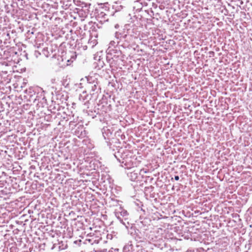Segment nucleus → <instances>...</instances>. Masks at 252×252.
Masks as SVG:
<instances>
[{
	"instance_id": "nucleus-1",
	"label": "nucleus",
	"mask_w": 252,
	"mask_h": 252,
	"mask_svg": "<svg viewBox=\"0 0 252 252\" xmlns=\"http://www.w3.org/2000/svg\"><path fill=\"white\" fill-rule=\"evenodd\" d=\"M134 28L129 25L125 26L123 31L116 32L115 37L118 38H125V41L128 44L132 39V36H134Z\"/></svg>"
},
{
	"instance_id": "nucleus-2",
	"label": "nucleus",
	"mask_w": 252,
	"mask_h": 252,
	"mask_svg": "<svg viewBox=\"0 0 252 252\" xmlns=\"http://www.w3.org/2000/svg\"><path fill=\"white\" fill-rule=\"evenodd\" d=\"M118 160L122 163L121 166L125 168L130 169L137 166L136 159L134 158L126 157L123 158L122 161Z\"/></svg>"
},
{
	"instance_id": "nucleus-3",
	"label": "nucleus",
	"mask_w": 252,
	"mask_h": 252,
	"mask_svg": "<svg viewBox=\"0 0 252 252\" xmlns=\"http://www.w3.org/2000/svg\"><path fill=\"white\" fill-rule=\"evenodd\" d=\"M88 84H87V88L88 89L90 90V92L92 94H94V92H97L100 89L97 86L98 83L97 80L94 79L92 77H89L87 78Z\"/></svg>"
},
{
	"instance_id": "nucleus-4",
	"label": "nucleus",
	"mask_w": 252,
	"mask_h": 252,
	"mask_svg": "<svg viewBox=\"0 0 252 252\" xmlns=\"http://www.w3.org/2000/svg\"><path fill=\"white\" fill-rule=\"evenodd\" d=\"M115 215L119 220L121 219L123 220L125 218L129 216V214L127 212L126 210H124L121 207H120L119 209L115 210Z\"/></svg>"
},
{
	"instance_id": "nucleus-5",
	"label": "nucleus",
	"mask_w": 252,
	"mask_h": 252,
	"mask_svg": "<svg viewBox=\"0 0 252 252\" xmlns=\"http://www.w3.org/2000/svg\"><path fill=\"white\" fill-rule=\"evenodd\" d=\"M106 52L108 55H110L112 59L118 58L122 55V52L119 49V48H114L111 49V48H108Z\"/></svg>"
},
{
	"instance_id": "nucleus-6",
	"label": "nucleus",
	"mask_w": 252,
	"mask_h": 252,
	"mask_svg": "<svg viewBox=\"0 0 252 252\" xmlns=\"http://www.w3.org/2000/svg\"><path fill=\"white\" fill-rule=\"evenodd\" d=\"M121 223H122L125 227L128 229L129 227H132V223L130 222L129 217H127L124 219L123 220H119Z\"/></svg>"
},
{
	"instance_id": "nucleus-7",
	"label": "nucleus",
	"mask_w": 252,
	"mask_h": 252,
	"mask_svg": "<svg viewBox=\"0 0 252 252\" xmlns=\"http://www.w3.org/2000/svg\"><path fill=\"white\" fill-rule=\"evenodd\" d=\"M123 252H134L133 246L131 242H128L124 246Z\"/></svg>"
},
{
	"instance_id": "nucleus-8",
	"label": "nucleus",
	"mask_w": 252,
	"mask_h": 252,
	"mask_svg": "<svg viewBox=\"0 0 252 252\" xmlns=\"http://www.w3.org/2000/svg\"><path fill=\"white\" fill-rule=\"evenodd\" d=\"M139 174L138 172H136L135 171H134L133 172H131L129 174V177L131 181H134L138 179L139 177Z\"/></svg>"
},
{
	"instance_id": "nucleus-9",
	"label": "nucleus",
	"mask_w": 252,
	"mask_h": 252,
	"mask_svg": "<svg viewBox=\"0 0 252 252\" xmlns=\"http://www.w3.org/2000/svg\"><path fill=\"white\" fill-rule=\"evenodd\" d=\"M119 44L120 43H118V40L117 41L112 40L110 42L109 44L108 48H111V49L119 48L118 47H117V45Z\"/></svg>"
},
{
	"instance_id": "nucleus-10",
	"label": "nucleus",
	"mask_w": 252,
	"mask_h": 252,
	"mask_svg": "<svg viewBox=\"0 0 252 252\" xmlns=\"http://www.w3.org/2000/svg\"><path fill=\"white\" fill-rule=\"evenodd\" d=\"M85 94V92H83V94H80L79 96V99L81 101H83L85 100L86 96V95H83Z\"/></svg>"
},
{
	"instance_id": "nucleus-11",
	"label": "nucleus",
	"mask_w": 252,
	"mask_h": 252,
	"mask_svg": "<svg viewBox=\"0 0 252 252\" xmlns=\"http://www.w3.org/2000/svg\"><path fill=\"white\" fill-rule=\"evenodd\" d=\"M118 40V43H122V46H126L127 45V44L126 43V44H125V43L126 41H125V38H118V39H117Z\"/></svg>"
},
{
	"instance_id": "nucleus-12",
	"label": "nucleus",
	"mask_w": 252,
	"mask_h": 252,
	"mask_svg": "<svg viewBox=\"0 0 252 252\" xmlns=\"http://www.w3.org/2000/svg\"><path fill=\"white\" fill-rule=\"evenodd\" d=\"M146 172H147L144 169H140V170L138 173L139 174V175H140L141 174L145 173Z\"/></svg>"
},
{
	"instance_id": "nucleus-13",
	"label": "nucleus",
	"mask_w": 252,
	"mask_h": 252,
	"mask_svg": "<svg viewBox=\"0 0 252 252\" xmlns=\"http://www.w3.org/2000/svg\"><path fill=\"white\" fill-rule=\"evenodd\" d=\"M34 55L36 57H37L38 55H40V53L38 51H35Z\"/></svg>"
},
{
	"instance_id": "nucleus-14",
	"label": "nucleus",
	"mask_w": 252,
	"mask_h": 252,
	"mask_svg": "<svg viewBox=\"0 0 252 252\" xmlns=\"http://www.w3.org/2000/svg\"><path fill=\"white\" fill-rule=\"evenodd\" d=\"M174 179L176 181H178L179 180V177L178 176H175Z\"/></svg>"
}]
</instances>
